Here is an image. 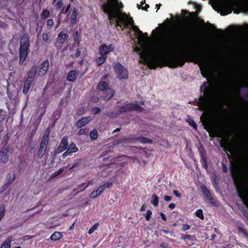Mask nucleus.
Returning <instances> with one entry per match:
<instances>
[{
    "mask_svg": "<svg viewBox=\"0 0 248 248\" xmlns=\"http://www.w3.org/2000/svg\"><path fill=\"white\" fill-rule=\"evenodd\" d=\"M232 12V9L231 8H228L227 10H223L220 12V14L221 16H225L228 15V14H231Z\"/></svg>",
    "mask_w": 248,
    "mask_h": 248,
    "instance_id": "44",
    "label": "nucleus"
},
{
    "mask_svg": "<svg viewBox=\"0 0 248 248\" xmlns=\"http://www.w3.org/2000/svg\"><path fill=\"white\" fill-rule=\"evenodd\" d=\"M30 42L28 33L24 34L20 41V47L19 49V64L22 65L27 57L30 50Z\"/></svg>",
    "mask_w": 248,
    "mask_h": 248,
    "instance_id": "5",
    "label": "nucleus"
},
{
    "mask_svg": "<svg viewBox=\"0 0 248 248\" xmlns=\"http://www.w3.org/2000/svg\"><path fill=\"white\" fill-rule=\"evenodd\" d=\"M152 215V212L150 210H148L145 216V218L147 221H149L150 220Z\"/></svg>",
    "mask_w": 248,
    "mask_h": 248,
    "instance_id": "48",
    "label": "nucleus"
},
{
    "mask_svg": "<svg viewBox=\"0 0 248 248\" xmlns=\"http://www.w3.org/2000/svg\"><path fill=\"white\" fill-rule=\"evenodd\" d=\"M48 134H44L42 138L37 152V156L40 159L42 158L46 153L48 144Z\"/></svg>",
    "mask_w": 248,
    "mask_h": 248,
    "instance_id": "8",
    "label": "nucleus"
},
{
    "mask_svg": "<svg viewBox=\"0 0 248 248\" xmlns=\"http://www.w3.org/2000/svg\"><path fill=\"white\" fill-rule=\"evenodd\" d=\"M181 238L185 241L186 240V244L188 246H192L194 245H196V242L197 241V239L194 235H182Z\"/></svg>",
    "mask_w": 248,
    "mask_h": 248,
    "instance_id": "13",
    "label": "nucleus"
},
{
    "mask_svg": "<svg viewBox=\"0 0 248 248\" xmlns=\"http://www.w3.org/2000/svg\"><path fill=\"white\" fill-rule=\"evenodd\" d=\"M201 74L205 78H207L210 75V71L208 65L205 64L204 68H201Z\"/></svg>",
    "mask_w": 248,
    "mask_h": 248,
    "instance_id": "27",
    "label": "nucleus"
},
{
    "mask_svg": "<svg viewBox=\"0 0 248 248\" xmlns=\"http://www.w3.org/2000/svg\"><path fill=\"white\" fill-rule=\"evenodd\" d=\"M240 7L246 12H248V0L239 4Z\"/></svg>",
    "mask_w": 248,
    "mask_h": 248,
    "instance_id": "38",
    "label": "nucleus"
},
{
    "mask_svg": "<svg viewBox=\"0 0 248 248\" xmlns=\"http://www.w3.org/2000/svg\"><path fill=\"white\" fill-rule=\"evenodd\" d=\"M49 68V61L47 59L42 62L39 68V73H42V76L45 75L48 71Z\"/></svg>",
    "mask_w": 248,
    "mask_h": 248,
    "instance_id": "21",
    "label": "nucleus"
},
{
    "mask_svg": "<svg viewBox=\"0 0 248 248\" xmlns=\"http://www.w3.org/2000/svg\"><path fill=\"white\" fill-rule=\"evenodd\" d=\"M12 240V236L8 237L1 245V248H10L11 243Z\"/></svg>",
    "mask_w": 248,
    "mask_h": 248,
    "instance_id": "32",
    "label": "nucleus"
},
{
    "mask_svg": "<svg viewBox=\"0 0 248 248\" xmlns=\"http://www.w3.org/2000/svg\"><path fill=\"white\" fill-rule=\"evenodd\" d=\"M5 208L4 204H2L0 207V221L4 217L5 213Z\"/></svg>",
    "mask_w": 248,
    "mask_h": 248,
    "instance_id": "36",
    "label": "nucleus"
},
{
    "mask_svg": "<svg viewBox=\"0 0 248 248\" xmlns=\"http://www.w3.org/2000/svg\"><path fill=\"white\" fill-rule=\"evenodd\" d=\"M62 91H63V89H60V90H56L55 91L54 93H53V95H57V94H60V95H61L62 94Z\"/></svg>",
    "mask_w": 248,
    "mask_h": 248,
    "instance_id": "61",
    "label": "nucleus"
},
{
    "mask_svg": "<svg viewBox=\"0 0 248 248\" xmlns=\"http://www.w3.org/2000/svg\"><path fill=\"white\" fill-rule=\"evenodd\" d=\"M80 54H81L80 50V48H78L76 50V52L75 54V56H73V58H77L80 55Z\"/></svg>",
    "mask_w": 248,
    "mask_h": 248,
    "instance_id": "57",
    "label": "nucleus"
},
{
    "mask_svg": "<svg viewBox=\"0 0 248 248\" xmlns=\"http://www.w3.org/2000/svg\"><path fill=\"white\" fill-rule=\"evenodd\" d=\"M237 194L239 198L243 202L248 209V190L244 187L236 188Z\"/></svg>",
    "mask_w": 248,
    "mask_h": 248,
    "instance_id": "10",
    "label": "nucleus"
},
{
    "mask_svg": "<svg viewBox=\"0 0 248 248\" xmlns=\"http://www.w3.org/2000/svg\"><path fill=\"white\" fill-rule=\"evenodd\" d=\"M68 35L64 31H62L59 33L58 37L56 39V42L60 44H62L68 39Z\"/></svg>",
    "mask_w": 248,
    "mask_h": 248,
    "instance_id": "18",
    "label": "nucleus"
},
{
    "mask_svg": "<svg viewBox=\"0 0 248 248\" xmlns=\"http://www.w3.org/2000/svg\"><path fill=\"white\" fill-rule=\"evenodd\" d=\"M91 100L94 103H96L99 101V98L96 95H93L91 97Z\"/></svg>",
    "mask_w": 248,
    "mask_h": 248,
    "instance_id": "54",
    "label": "nucleus"
},
{
    "mask_svg": "<svg viewBox=\"0 0 248 248\" xmlns=\"http://www.w3.org/2000/svg\"><path fill=\"white\" fill-rule=\"evenodd\" d=\"M98 223H96L95 224H94L93 226L92 227H91L89 230L88 233L89 234H91L92 233H93L95 230H96L98 229Z\"/></svg>",
    "mask_w": 248,
    "mask_h": 248,
    "instance_id": "40",
    "label": "nucleus"
},
{
    "mask_svg": "<svg viewBox=\"0 0 248 248\" xmlns=\"http://www.w3.org/2000/svg\"><path fill=\"white\" fill-rule=\"evenodd\" d=\"M114 69L119 79H127L128 77L127 70L120 63H117L114 66Z\"/></svg>",
    "mask_w": 248,
    "mask_h": 248,
    "instance_id": "9",
    "label": "nucleus"
},
{
    "mask_svg": "<svg viewBox=\"0 0 248 248\" xmlns=\"http://www.w3.org/2000/svg\"><path fill=\"white\" fill-rule=\"evenodd\" d=\"M70 8V4L69 3L68 5V6H67V7L66 8L65 11H64V8H62L60 14H67Z\"/></svg>",
    "mask_w": 248,
    "mask_h": 248,
    "instance_id": "51",
    "label": "nucleus"
},
{
    "mask_svg": "<svg viewBox=\"0 0 248 248\" xmlns=\"http://www.w3.org/2000/svg\"><path fill=\"white\" fill-rule=\"evenodd\" d=\"M68 137L67 136H64L57 148V151L59 153H62L65 150H67L68 147Z\"/></svg>",
    "mask_w": 248,
    "mask_h": 248,
    "instance_id": "12",
    "label": "nucleus"
},
{
    "mask_svg": "<svg viewBox=\"0 0 248 248\" xmlns=\"http://www.w3.org/2000/svg\"><path fill=\"white\" fill-rule=\"evenodd\" d=\"M50 13L48 9H44L41 14V17L43 19H45L48 17L49 16Z\"/></svg>",
    "mask_w": 248,
    "mask_h": 248,
    "instance_id": "35",
    "label": "nucleus"
},
{
    "mask_svg": "<svg viewBox=\"0 0 248 248\" xmlns=\"http://www.w3.org/2000/svg\"><path fill=\"white\" fill-rule=\"evenodd\" d=\"M200 157L201 162L202 164V167L207 170L208 168L207 164V159L206 157V151L203 147H202L199 149Z\"/></svg>",
    "mask_w": 248,
    "mask_h": 248,
    "instance_id": "11",
    "label": "nucleus"
},
{
    "mask_svg": "<svg viewBox=\"0 0 248 248\" xmlns=\"http://www.w3.org/2000/svg\"><path fill=\"white\" fill-rule=\"evenodd\" d=\"M124 7L120 0H107L102 4L101 9L108 15L110 25L115 24V27H120L122 30L131 25L138 39L141 41H144L148 37L147 33H143L134 25L132 17L128 16L125 13H122Z\"/></svg>",
    "mask_w": 248,
    "mask_h": 248,
    "instance_id": "2",
    "label": "nucleus"
},
{
    "mask_svg": "<svg viewBox=\"0 0 248 248\" xmlns=\"http://www.w3.org/2000/svg\"><path fill=\"white\" fill-rule=\"evenodd\" d=\"M63 5V2L62 0H59L58 1L55 5V9L58 11L61 9Z\"/></svg>",
    "mask_w": 248,
    "mask_h": 248,
    "instance_id": "41",
    "label": "nucleus"
},
{
    "mask_svg": "<svg viewBox=\"0 0 248 248\" xmlns=\"http://www.w3.org/2000/svg\"><path fill=\"white\" fill-rule=\"evenodd\" d=\"M42 38L44 41L47 42L49 39V36L48 33H43L42 34Z\"/></svg>",
    "mask_w": 248,
    "mask_h": 248,
    "instance_id": "50",
    "label": "nucleus"
},
{
    "mask_svg": "<svg viewBox=\"0 0 248 248\" xmlns=\"http://www.w3.org/2000/svg\"><path fill=\"white\" fill-rule=\"evenodd\" d=\"M201 190L208 200H213L210 190L207 188L205 185H202L201 186Z\"/></svg>",
    "mask_w": 248,
    "mask_h": 248,
    "instance_id": "24",
    "label": "nucleus"
},
{
    "mask_svg": "<svg viewBox=\"0 0 248 248\" xmlns=\"http://www.w3.org/2000/svg\"><path fill=\"white\" fill-rule=\"evenodd\" d=\"M195 215L201 219L203 220L204 219V215L202 209L197 210L195 212Z\"/></svg>",
    "mask_w": 248,
    "mask_h": 248,
    "instance_id": "37",
    "label": "nucleus"
},
{
    "mask_svg": "<svg viewBox=\"0 0 248 248\" xmlns=\"http://www.w3.org/2000/svg\"><path fill=\"white\" fill-rule=\"evenodd\" d=\"M85 183H82L80 185H79L78 186V188L77 189H79V190L77 192V193H79L80 191V190L82 189V188L84 187L85 186Z\"/></svg>",
    "mask_w": 248,
    "mask_h": 248,
    "instance_id": "60",
    "label": "nucleus"
},
{
    "mask_svg": "<svg viewBox=\"0 0 248 248\" xmlns=\"http://www.w3.org/2000/svg\"><path fill=\"white\" fill-rule=\"evenodd\" d=\"M173 193L176 197L179 198L181 197V193H180L178 191L174 190L173 191Z\"/></svg>",
    "mask_w": 248,
    "mask_h": 248,
    "instance_id": "62",
    "label": "nucleus"
},
{
    "mask_svg": "<svg viewBox=\"0 0 248 248\" xmlns=\"http://www.w3.org/2000/svg\"><path fill=\"white\" fill-rule=\"evenodd\" d=\"M114 48L112 45H106L103 44L99 47V54L101 55L107 56L110 52L113 51Z\"/></svg>",
    "mask_w": 248,
    "mask_h": 248,
    "instance_id": "14",
    "label": "nucleus"
},
{
    "mask_svg": "<svg viewBox=\"0 0 248 248\" xmlns=\"http://www.w3.org/2000/svg\"><path fill=\"white\" fill-rule=\"evenodd\" d=\"M115 93L113 89L111 88H108L104 92V99L108 101L112 97Z\"/></svg>",
    "mask_w": 248,
    "mask_h": 248,
    "instance_id": "22",
    "label": "nucleus"
},
{
    "mask_svg": "<svg viewBox=\"0 0 248 248\" xmlns=\"http://www.w3.org/2000/svg\"><path fill=\"white\" fill-rule=\"evenodd\" d=\"M67 150L71 155L78 151V149L77 147L76 144L73 142L70 143Z\"/></svg>",
    "mask_w": 248,
    "mask_h": 248,
    "instance_id": "28",
    "label": "nucleus"
},
{
    "mask_svg": "<svg viewBox=\"0 0 248 248\" xmlns=\"http://www.w3.org/2000/svg\"><path fill=\"white\" fill-rule=\"evenodd\" d=\"M54 25V21L53 19H49L47 20L46 22V25L48 27V28L50 29Z\"/></svg>",
    "mask_w": 248,
    "mask_h": 248,
    "instance_id": "47",
    "label": "nucleus"
},
{
    "mask_svg": "<svg viewBox=\"0 0 248 248\" xmlns=\"http://www.w3.org/2000/svg\"><path fill=\"white\" fill-rule=\"evenodd\" d=\"M89 121L88 117H83L77 122L76 125L78 128H81L87 124Z\"/></svg>",
    "mask_w": 248,
    "mask_h": 248,
    "instance_id": "23",
    "label": "nucleus"
},
{
    "mask_svg": "<svg viewBox=\"0 0 248 248\" xmlns=\"http://www.w3.org/2000/svg\"><path fill=\"white\" fill-rule=\"evenodd\" d=\"M85 134H86V131L84 129H80L78 132V135H79V136L85 135Z\"/></svg>",
    "mask_w": 248,
    "mask_h": 248,
    "instance_id": "58",
    "label": "nucleus"
},
{
    "mask_svg": "<svg viewBox=\"0 0 248 248\" xmlns=\"http://www.w3.org/2000/svg\"><path fill=\"white\" fill-rule=\"evenodd\" d=\"M9 159V155L8 151L5 152L4 151H0V161L2 163H6Z\"/></svg>",
    "mask_w": 248,
    "mask_h": 248,
    "instance_id": "25",
    "label": "nucleus"
},
{
    "mask_svg": "<svg viewBox=\"0 0 248 248\" xmlns=\"http://www.w3.org/2000/svg\"><path fill=\"white\" fill-rule=\"evenodd\" d=\"M221 146L226 149V150L227 151H228L229 152H230L231 153L232 152V149L229 145H227V143H221Z\"/></svg>",
    "mask_w": 248,
    "mask_h": 248,
    "instance_id": "46",
    "label": "nucleus"
},
{
    "mask_svg": "<svg viewBox=\"0 0 248 248\" xmlns=\"http://www.w3.org/2000/svg\"><path fill=\"white\" fill-rule=\"evenodd\" d=\"M108 84L106 81H100L97 85V89L99 91H103L107 89Z\"/></svg>",
    "mask_w": 248,
    "mask_h": 248,
    "instance_id": "29",
    "label": "nucleus"
},
{
    "mask_svg": "<svg viewBox=\"0 0 248 248\" xmlns=\"http://www.w3.org/2000/svg\"><path fill=\"white\" fill-rule=\"evenodd\" d=\"M150 202L155 207L158 206L159 203V198L155 194H153L152 195Z\"/></svg>",
    "mask_w": 248,
    "mask_h": 248,
    "instance_id": "31",
    "label": "nucleus"
},
{
    "mask_svg": "<svg viewBox=\"0 0 248 248\" xmlns=\"http://www.w3.org/2000/svg\"><path fill=\"white\" fill-rule=\"evenodd\" d=\"M63 170H64L63 168L60 169L58 171L55 172V176H59L63 171Z\"/></svg>",
    "mask_w": 248,
    "mask_h": 248,
    "instance_id": "59",
    "label": "nucleus"
},
{
    "mask_svg": "<svg viewBox=\"0 0 248 248\" xmlns=\"http://www.w3.org/2000/svg\"><path fill=\"white\" fill-rule=\"evenodd\" d=\"M133 142L132 136L129 137L128 138H120L114 140L112 141V144L113 145H117L124 143H132Z\"/></svg>",
    "mask_w": 248,
    "mask_h": 248,
    "instance_id": "16",
    "label": "nucleus"
},
{
    "mask_svg": "<svg viewBox=\"0 0 248 248\" xmlns=\"http://www.w3.org/2000/svg\"><path fill=\"white\" fill-rule=\"evenodd\" d=\"M78 74V73L76 70H72L68 73L66 79L68 81L74 82L77 79Z\"/></svg>",
    "mask_w": 248,
    "mask_h": 248,
    "instance_id": "20",
    "label": "nucleus"
},
{
    "mask_svg": "<svg viewBox=\"0 0 248 248\" xmlns=\"http://www.w3.org/2000/svg\"><path fill=\"white\" fill-rule=\"evenodd\" d=\"M46 107H45L44 110L42 111V112H41V113L39 114V116H38V119L40 120H41L46 112Z\"/></svg>",
    "mask_w": 248,
    "mask_h": 248,
    "instance_id": "56",
    "label": "nucleus"
},
{
    "mask_svg": "<svg viewBox=\"0 0 248 248\" xmlns=\"http://www.w3.org/2000/svg\"><path fill=\"white\" fill-rule=\"evenodd\" d=\"M212 184L215 188H217L218 186L217 180L215 177L213 179Z\"/></svg>",
    "mask_w": 248,
    "mask_h": 248,
    "instance_id": "55",
    "label": "nucleus"
},
{
    "mask_svg": "<svg viewBox=\"0 0 248 248\" xmlns=\"http://www.w3.org/2000/svg\"><path fill=\"white\" fill-rule=\"evenodd\" d=\"M204 128L209 132L211 137L215 138L218 136V131L215 129L213 126L210 124L204 126Z\"/></svg>",
    "mask_w": 248,
    "mask_h": 248,
    "instance_id": "17",
    "label": "nucleus"
},
{
    "mask_svg": "<svg viewBox=\"0 0 248 248\" xmlns=\"http://www.w3.org/2000/svg\"><path fill=\"white\" fill-rule=\"evenodd\" d=\"M63 236L62 233L59 232H55L50 236V238L53 241L60 239Z\"/></svg>",
    "mask_w": 248,
    "mask_h": 248,
    "instance_id": "30",
    "label": "nucleus"
},
{
    "mask_svg": "<svg viewBox=\"0 0 248 248\" xmlns=\"http://www.w3.org/2000/svg\"><path fill=\"white\" fill-rule=\"evenodd\" d=\"M190 228V225H189L188 224H184L183 225V227L182 228V231L185 232L186 230H189Z\"/></svg>",
    "mask_w": 248,
    "mask_h": 248,
    "instance_id": "53",
    "label": "nucleus"
},
{
    "mask_svg": "<svg viewBox=\"0 0 248 248\" xmlns=\"http://www.w3.org/2000/svg\"><path fill=\"white\" fill-rule=\"evenodd\" d=\"M36 73L35 68L32 67L29 69L27 72V78L24 82L23 89V93L26 94L31 86L32 81L34 80Z\"/></svg>",
    "mask_w": 248,
    "mask_h": 248,
    "instance_id": "6",
    "label": "nucleus"
},
{
    "mask_svg": "<svg viewBox=\"0 0 248 248\" xmlns=\"http://www.w3.org/2000/svg\"><path fill=\"white\" fill-rule=\"evenodd\" d=\"M143 109V108L140 106L138 104L130 103L121 107L117 111V114L120 115L123 113L133 110L141 112Z\"/></svg>",
    "mask_w": 248,
    "mask_h": 248,
    "instance_id": "7",
    "label": "nucleus"
},
{
    "mask_svg": "<svg viewBox=\"0 0 248 248\" xmlns=\"http://www.w3.org/2000/svg\"><path fill=\"white\" fill-rule=\"evenodd\" d=\"M239 231L243 233L246 238L248 239V232L246 230L240 227Z\"/></svg>",
    "mask_w": 248,
    "mask_h": 248,
    "instance_id": "49",
    "label": "nucleus"
},
{
    "mask_svg": "<svg viewBox=\"0 0 248 248\" xmlns=\"http://www.w3.org/2000/svg\"><path fill=\"white\" fill-rule=\"evenodd\" d=\"M107 56L101 55L100 57L97 58L96 60V62L98 66H100L106 60Z\"/></svg>",
    "mask_w": 248,
    "mask_h": 248,
    "instance_id": "33",
    "label": "nucleus"
},
{
    "mask_svg": "<svg viewBox=\"0 0 248 248\" xmlns=\"http://www.w3.org/2000/svg\"><path fill=\"white\" fill-rule=\"evenodd\" d=\"M164 199L166 202H169L172 199V197L170 196L166 195L164 196Z\"/></svg>",
    "mask_w": 248,
    "mask_h": 248,
    "instance_id": "64",
    "label": "nucleus"
},
{
    "mask_svg": "<svg viewBox=\"0 0 248 248\" xmlns=\"http://www.w3.org/2000/svg\"><path fill=\"white\" fill-rule=\"evenodd\" d=\"M101 111V109L100 108L95 107L92 109V113L93 114H96L100 113Z\"/></svg>",
    "mask_w": 248,
    "mask_h": 248,
    "instance_id": "45",
    "label": "nucleus"
},
{
    "mask_svg": "<svg viewBox=\"0 0 248 248\" xmlns=\"http://www.w3.org/2000/svg\"><path fill=\"white\" fill-rule=\"evenodd\" d=\"M165 55L162 57H151L147 52L140 53L141 59L151 69H155L159 66H167L170 68L182 67L186 62L198 63L203 61L200 54L196 51L187 53H170V49L165 50Z\"/></svg>",
    "mask_w": 248,
    "mask_h": 248,
    "instance_id": "1",
    "label": "nucleus"
},
{
    "mask_svg": "<svg viewBox=\"0 0 248 248\" xmlns=\"http://www.w3.org/2000/svg\"><path fill=\"white\" fill-rule=\"evenodd\" d=\"M197 33L193 28H188L180 32H175L171 36L170 43L172 45L179 44L184 42L194 41Z\"/></svg>",
    "mask_w": 248,
    "mask_h": 248,
    "instance_id": "4",
    "label": "nucleus"
},
{
    "mask_svg": "<svg viewBox=\"0 0 248 248\" xmlns=\"http://www.w3.org/2000/svg\"><path fill=\"white\" fill-rule=\"evenodd\" d=\"M190 14L191 16L190 17V18L192 20L194 19L197 16V14L195 12H192V13H188Z\"/></svg>",
    "mask_w": 248,
    "mask_h": 248,
    "instance_id": "63",
    "label": "nucleus"
},
{
    "mask_svg": "<svg viewBox=\"0 0 248 248\" xmlns=\"http://www.w3.org/2000/svg\"><path fill=\"white\" fill-rule=\"evenodd\" d=\"M78 12L76 7L72 9V12L70 17V23L72 25L76 24L78 22Z\"/></svg>",
    "mask_w": 248,
    "mask_h": 248,
    "instance_id": "15",
    "label": "nucleus"
},
{
    "mask_svg": "<svg viewBox=\"0 0 248 248\" xmlns=\"http://www.w3.org/2000/svg\"><path fill=\"white\" fill-rule=\"evenodd\" d=\"M208 81L204 82L200 86L201 92H203V96H200L198 102V106L201 109H204L208 104L215 97V90L212 85H209Z\"/></svg>",
    "mask_w": 248,
    "mask_h": 248,
    "instance_id": "3",
    "label": "nucleus"
},
{
    "mask_svg": "<svg viewBox=\"0 0 248 248\" xmlns=\"http://www.w3.org/2000/svg\"><path fill=\"white\" fill-rule=\"evenodd\" d=\"M7 182H9V181H11V184L14 182V181L16 179L15 174L14 173L13 174V175L11 176L10 173H9L7 176Z\"/></svg>",
    "mask_w": 248,
    "mask_h": 248,
    "instance_id": "43",
    "label": "nucleus"
},
{
    "mask_svg": "<svg viewBox=\"0 0 248 248\" xmlns=\"http://www.w3.org/2000/svg\"><path fill=\"white\" fill-rule=\"evenodd\" d=\"M103 192L104 190L102 187H101V186H100L97 190L93 191L90 194V197L91 199H94L98 197L99 195H101Z\"/></svg>",
    "mask_w": 248,
    "mask_h": 248,
    "instance_id": "26",
    "label": "nucleus"
},
{
    "mask_svg": "<svg viewBox=\"0 0 248 248\" xmlns=\"http://www.w3.org/2000/svg\"><path fill=\"white\" fill-rule=\"evenodd\" d=\"M186 121L188 123L189 125L192 127L194 129H197V125L193 120L189 118V120H187Z\"/></svg>",
    "mask_w": 248,
    "mask_h": 248,
    "instance_id": "39",
    "label": "nucleus"
},
{
    "mask_svg": "<svg viewBox=\"0 0 248 248\" xmlns=\"http://www.w3.org/2000/svg\"><path fill=\"white\" fill-rule=\"evenodd\" d=\"M112 186V183L111 182H107V183L104 184L101 186L102 187L103 190L104 191L106 188H110Z\"/></svg>",
    "mask_w": 248,
    "mask_h": 248,
    "instance_id": "42",
    "label": "nucleus"
},
{
    "mask_svg": "<svg viewBox=\"0 0 248 248\" xmlns=\"http://www.w3.org/2000/svg\"><path fill=\"white\" fill-rule=\"evenodd\" d=\"M133 142L139 141L141 143H150L152 144L153 142V140L150 139H148L143 136H139L138 137H132Z\"/></svg>",
    "mask_w": 248,
    "mask_h": 248,
    "instance_id": "19",
    "label": "nucleus"
},
{
    "mask_svg": "<svg viewBox=\"0 0 248 248\" xmlns=\"http://www.w3.org/2000/svg\"><path fill=\"white\" fill-rule=\"evenodd\" d=\"M90 138L93 140H96L98 136L97 130L94 129L91 131L90 134Z\"/></svg>",
    "mask_w": 248,
    "mask_h": 248,
    "instance_id": "34",
    "label": "nucleus"
},
{
    "mask_svg": "<svg viewBox=\"0 0 248 248\" xmlns=\"http://www.w3.org/2000/svg\"><path fill=\"white\" fill-rule=\"evenodd\" d=\"M85 109L83 107H81L77 110V114L78 115H81L84 113Z\"/></svg>",
    "mask_w": 248,
    "mask_h": 248,
    "instance_id": "52",
    "label": "nucleus"
}]
</instances>
